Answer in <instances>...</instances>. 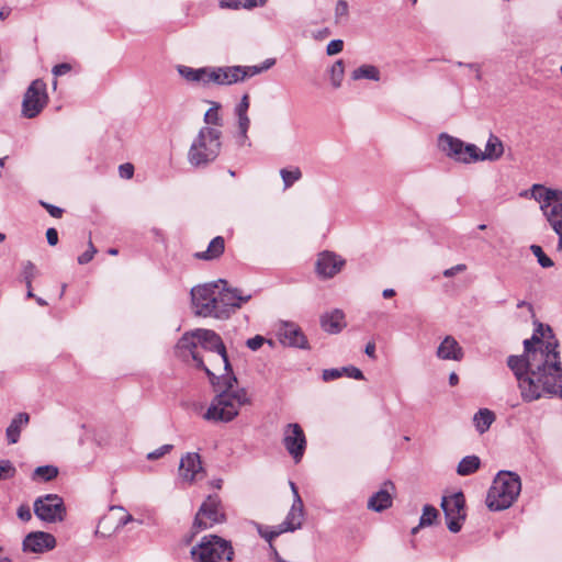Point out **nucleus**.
<instances>
[{
  "label": "nucleus",
  "instance_id": "obj_64",
  "mask_svg": "<svg viewBox=\"0 0 562 562\" xmlns=\"http://www.w3.org/2000/svg\"><path fill=\"white\" fill-rule=\"evenodd\" d=\"M132 520H133L132 515H126L124 518L121 519V524L126 525L127 522H130Z\"/></svg>",
  "mask_w": 562,
  "mask_h": 562
},
{
  "label": "nucleus",
  "instance_id": "obj_16",
  "mask_svg": "<svg viewBox=\"0 0 562 562\" xmlns=\"http://www.w3.org/2000/svg\"><path fill=\"white\" fill-rule=\"evenodd\" d=\"M200 346L198 341L196 329L187 331L182 335V337L177 342V350L180 352L188 351L191 356L192 360L195 362V366L200 369H203L210 381L213 385H215L214 378L215 372L205 366L202 357L195 351L196 347Z\"/></svg>",
  "mask_w": 562,
  "mask_h": 562
},
{
  "label": "nucleus",
  "instance_id": "obj_20",
  "mask_svg": "<svg viewBox=\"0 0 562 562\" xmlns=\"http://www.w3.org/2000/svg\"><path fill=\"white\" fill-rule=\"evenodd\" d=\"M178 74L188 82L209 86L214 83L215 67L192 68L184 65L177 66Z\"/></svg>",
  "mask_w": 562,
  "mask_h": 562
},
{
  "label": "nucleus",
  "instance_id": "obj_41",
  "mask_svg": "<svg viewBox=\"0 0 562 562\" xmlns=\"http://www.w3.org/2000/svg\"><path fill=\"white\" fill-rule=\"evenodd\" d=\"M276 60L272 58L266 59L261 66H247L249 77H254L256 75H259L262 71L268 70L270 67L274 65Z\"/></svg>",
  "mask_w": 562,
  "mask_h": 562
},
{
  "label": "nucleus",
  "instance_id": "obj_5",
  "mask_svg": "<svg viewBox=\"0 0 562 562\" xmlns=\"http://www.w3.org/2000/svg\"><path fill=\"white\" fill-rule=\"evenodd\" d=\"M528 194L541 203V210L559 236L558 249L562 250V191L533 184L530 191H526L522 195L527 196Z\"/></svg>",
  "mask_w": 562,
  "mask_h": 562
},
{
  "label": "nucleus",
  "instance_id": "obj_53",
  "mask_svg": "<svg viewBox=\"0 0 562 562\" xmlns=\"http://www.w3.org/2000/svg\"><path fill=\"white\" fill-rule=\"evenodd\" d=\"M16 515L18 517L22 520V521H29L31 520L32 518V513H31V509L27 505L23 504L21 506H19L18 510H16Z\"/></svg>",
  "mask_w": 562,
  "mask_h": 562
},
{
  "label": "nucleus",
  "instance_id": "obj_59",
  "mask_svg": "<svg viewBox=\"0 0 562 562\" xmlns=\"http://www.w3.org/2000/svg\"><path fill=\"white\" fill-rule=\"evenodd\" d=\"M267 0H245L243 3V8L245 9H252L257 7L258 4L263 5Z\"/></svg>",
  "mask_w": 562,
  "mask_h": 562
},
{
  "label": "nucleus",
  "instance_id": "obj_61",
  "mask_svg": "<svg viewBox=\"0 0 562 562\" xmlns=\"http://www.w3.org/2000/svg\"><path fill=\"white\" fill-rule=\"evenodd\" d=\"M395 290L394 289H384L383 292H382V296L384 299H391L395 295Z\"/></svg>",
  "mask_w": 562,
  "mask_h": 562
},
{
  "label": "nucleus",
  "instance_id": "obj_52",
  "mask_svg": "<svg viewBox=\"0 0 562 562\" xmlns=\"http://www.w3.org/2000/svg\"><path fill=\"white\" fill-rule=\"evenodd\" d=\"M349 11L348 2L345 0H338L336 8H335V15L336 18L347 16Z\"/></svg>",
  "mask_w": 562,
  "mask_h": 562
},
{
  "label": "nucleus",
  "instance_id": "obj_35",
  "mask_svg": "<svg viewBox=\"0 0 562 562\" xmlns=\"http://www.w3.org/2000/svg\"><path fill=\"white\" fill-rule=\"evenodd\" d=\"M344 63L342 60H337L330 68V80L334 88H339L341 86V81L344 78Z\"/></svg>",
  "mask_w": 562,
  "mask_h": 562
},
{
  "label": "nucleus",
  "instance_id": "obj_38",
  "mask_svg": "<svg viewBox=\"0 0 562 562\" xmlns=\"http://www.w3.org/2000/svg\"><path fill=\"white\" fill-rule=\"evenodd\" d=\"M530 250L532 251V254L537 257V260H538V263L542 267V268H550L552 267L554 263L552 261L551 258H549L542 250V248L538 245H531L530 246Z\"/></svg>",
  "mask_w": 562,
  "mask_h": 562
},
{
  "label": "nucleus",
  "instance_id": "obj_63",
  "mask_svg": "<svg viewBox=\"0 0 562 562\" xmlns=\"http://www.w3.org/2000/svg\"><path fill=\"white\" fill-rule=\"evenodd\" d=\"M290 486H291V490H292V492H293L294 499H296L297 497H300V494H299V491H297L296 485H295L293 482H290Z\"/></svg>",
  "mask_w": 562,
  "mask_h": 562
},
{
  "label": "nucleus",
  "instance_id": "obj_62",
  "mask_svg": "<svg viewBox=\"0 0 562 562\" xmlns=\"http://www.w3.org/2000/svg\"><path fill=\"white\" fill-rule=\"evenodd\" d=\"M449 383L450 385L454 386L459 383V376L456 372L450 373L449 375Z\"/></svg>",
  "mask_w": 562,
  "mask_h": 562
},
{
  "label": "nucleus",
  "instance_id": "obj_2",
  "mask_svg": "<svg viewBox=\"0 0 562 562\" xmlns=\"http://www.w3.org/2000/svg\"><path fill=\"white\" fill-rule=\"evenodd\" d=\"M196 335L199 345L212 352L213 359H210V362L214 370H223V373L218 375L215 373L214 386L218 387L220 393L212 400L203 418L207 422L228 423L238 415L243 405L249 403L247 391L245 389L234 390L237 378L233 373L221 336L214 330L205 328H198Z\"/></svg>",
  "mask_w": 562,
  "mask_h": 562
},
{
  "label": "nucleus",
  "instance_id": "obj_60",
  "mask_svg": "<svg viewBox=\"0 0 562 562\" xmlns=\"http://www.w3.org/2000/svg\"><path fill=\"white\" fill-rule=\"evenodd\" d=\"M364 352L368 357L374 359L375 358V344L369 341L366 346Z\"/></svg>",
  "mask_w": 562,
  "mask_h": 562
},
{
  "label": "nucleus",
  "instance_id": "obj_10",
  "mask_svg": "<svg viewBox=\"0 0 562 562\" xmlns=\"http://www.w3.org/2000/svg\"><path fill=\"white\" fill-rule=\"evenodd\" d=\"M225 521V514L223 512L218 496H209L200 506L194 521L193 529L196 532L212 528L216 524Z\"/></svg>",
  "mask_w": 562,
  "mask_h": 562
},
{
  "label": "nucleus",
  "instance_id": "obj_39",
  "mask_svg": "<svg viewBox=\"0 0 562 562\" xmlns=\"http://www.w3.org/2000/svg\"><path fill=\"white\" fill-rule=\"evenodd\" d=\"M36 276V268L33 262L26 261L23 263L22 277L27 289L31 288L32 281Z\"/></svg>",
  "mask_w": 562,
  "mask_h": 562
},
{
  "label": "nucleus",
  "instance_id": "obj_43",
  "mask_svg": "<svg viewBox=\"0 0 562 562\" xmlns=\"http://www.w3.org/2000/svg\"><path fill=\"white\" fill-rule=\"evenodd\" d=\"M267 341V339L261 336V335H256L255 337H251L249 339H247L246 341V346L252 350V351H257L259 348L262 347V345ZM268 342L270 345H272V341L271 340H268Z\"/></svg>",
  "mask_w": 562,
  "mask_h": 562
},
{
  "label": "nucleus",
  "instance_id": "obj_55",
  "mask_svg": "<svg viewBox=\"0 0 562 562\" xmlns=\"http://www.w3.org/2000/svg\"><path fill=\"white\" fill-rule=\"evenodd\" d=\"M465 269H467V266L464 263L456 265V266H453V267H451L449 269H446L443 271V277L451 278V277L456 276L459 272H463Z\"/></svg>",
  "mask_w": 562,
  "mask_h": 562
},
{
  "label": "nucleus",
  "instance_id": "obj_17",
  "mask_svg": "<svg viewBox=\"0 0 562 562\" xmlns=\"http://www.w3.org/2000/svg\"><path fill=\"white\" fill-rule=\"evenodd\" d=\"M24 552L44 553L56 547V538L45 531H32L23 540Z\"/></svg>",
  "mask_w": 562,
  "mask_h": 562
},
{
  "label": "nucleus",
  "instance_id": "obj_45",
  "mask_svg": "<svg viewBox=\"0 0 562 562\" xmlns=\"http://www.w3.org/2000/svg\"><path fill=\"white\" fill-rule=\"evenodd\" d=\"M342 368L325 369L322 378L325 382L333 381L342 376Z\"/></svg>",
  "mask_w": 562,
  "mask_h": 562
},
{
  "label": "nucleus",
  "instance_id": "obj_36",
  "mask_svg": "<svg viewBox=\"0 0 562 562\" xmlns=\"http://www.w3.org/2000/svg\"><path fill=\"white\" fill-rule=\"evenodd\" d=\"M438 517V510L431 505H425L419 520V527L432 525Z\"/></svg>",
  "mask_w": 562,
  "mask_h": 562
},
{
  "label": "nucleus",
  "instance_id": "obj_37",
  "mask_svg": "<svg viewBox=\"0 0 562 562\" xmlns=\"http://www.w3.org/2000/svg\"><path fill=\"white\" fill-rule=\"evenodd\" d=\"M236 116L238 119V130H239V138H240L239 144L246 145V143L248 140L247 132H248V128L250 125V120L248 117V114L236 115Z\"/></svg>",
  "mask_w": 562,
  "mask_h": 562
},
{
  "label": "nucleus",
  "instance_id": "obj_32",
  "mask_svg": "<svg viewBox=\"0 0 562 562\" xmlns=\"http://www.w3.org/2000/svg\"><path fill=\"white\" fill-rule=\"evenodd\" d=\"M58 475V469L54 465L37 467L33 474L32 480L41 482H49Z\"/></svg>",
  "mask_w": 562,
  "mask_h": 562
},
{
  "label": "nucleus",
  "instance_id": "obj_31",
  "mask_svg": "<svg viewBox=\"0 0 562 562\" xmlns=\"http://www.w3.org/2000/svg\"><path fill=\"white\" fill-rule=\"evenodd\" d=\"M351 78L353 80H360V79H369L373 81L380 80V70L378 67L373 65H361L360 67L356 68L352 74Z\"/></svg>",
  "mask_w": 562,
  "mask_h": 562
},
{
  "label": "nucleus",
  "instance_id": "obj_6",
  "mask_svg": "<svg viewBox=\"0 0 562 562\" xmlns=\"http://www.w3.org/2000/svg\"><path fill=\"white\" fill-rule=\"evenodd\" d=\"M190 554L193 562H232L235 551L231 541L206 535L191 548Z\"/></svg>",
  "mask_w": 562,
  "mask_h": 562
},
{
  "label": "nucleus",
  "instance_id": "obj_7",
  "mask_svg": "<svg viewBox=\"0 0 562 562\" xmlns=\"http://www.w3.org/2000/svg\"><path fill=\"white\" fill-rule=\"evenodd\" d=\"M218 282L206 283L192 288L191 301L196 315L202 317L221 318L218 310Z\"/></svg>",
  "mask_w": 562,
  "mask_h": 562
},
{
  "label": "nucleus",
  "instance_id": "obj_42",
  "mask_svg": "<svg viewBox=\"0 0 562 562\" xmlns=\"http://www.w3.org/2000/svg\"><path fill=\"white\" fill-rule=\"evenodd\" d=\"M258 532L262 538L272 541L276 537L280 536L284 531H280V526L278 525L274 529L268 530V528H263L262 526H258Z\"/></svg>",
  "mask_w": 562,
  "mask_h": 562
},
{
  "label": "nucleus",
  "instance_id": "obj_24",
  "mask_svg": "<svg viewBox=\"0 0 562 562\" xmlns=\"http://www.w3.org/2000/svg\"><path fill=\"white\" fill-rule=\"evenodd\" d=\"M303 502L301 497H297L293 501V505L288 513L285 519L283 522H281L280 531H295L296 529H300L303 522Z\"/></svg>",
  "mask_w": 562,
  "mask_h": 562
},
{
  "label": "nucleus",
  "instance_id": "obj_47",
  "mask_svg": "<svg viewBox=\"0 0 562 562\" xmlns=\"http://www.w3.org/2000/svg\"><path fill=\"white\" fill-rule=\"evenodd\" d=\"M344 48V42L341 40H333L328 43L326 47L327 55H336L340 53Z\"/></svg>",
  "mask_w": 562,
  "mask_h": 562
},
{
  "label": "nucleus",
  "instance_id": "obj_23",
  "mask_svg": "<svg viewBox=\"0 0 562 562\" xmlns=\"http://www.w3.org/2000/svg\"><path fill=\"white\" fill-rule=\"evenodd\" d=\"M394 490L392 482H385L383 487L374 493L368 501V508L373 512H383L392 506L391 492Z\"/></svg>",
  "mask_w": 562,
  "mask_h": 562
},
{
  "label": "nucleus",
  "instance_id": "obj_28",
  "mask_svg": "<svg viewBox=\"0 0 562 562\" xmlns=\"http://www.w3.org/2000/svg\"><path fill=\"white\" fill-rule=\"evenodd\" d=\"M224 249H225L224 238L222 236H216L210 241L206 250L196 252L194 255V257L198 259H201V260L217 259L224 252Z\"/></svg>",
  "mask_w": 562,
  "mask_h": 562
},
{
  "label": "nucleus",
  "instance_id": "obj_14",
  "mask_svg": "<svg viewBox=\"0 0 562 562\" xmlns=\"http://www.w3.org/2000/svg\"><path fill=\"white\" fill-rule=\"evenodd\" d=\"M226 285L225 280H218V310L223 312L220 319L228 318L236 308L251 299V294H244L239 289Z\"/></svg>",
  "mask_w": 562,
  "mask_h": 562
},
{
  "label": "nucleus",
  "instance_id": "obj_19",
  "mask_svg": "<svg viewBox=\"0 0 562 562\" xmlns=\"http://www.w3.org/2000/svg\"><path fill=\"white\" fill-rule=\"evenodd\" d=\"M250 78L247 66L215 67L214 85L229 86Z\"/></svg>",
  "mask_w": 562,
  "mask_h": 562
},
{
  "label": "nucleus",
  "instance_id": "obj_34",
  "mask_svg": "<svg viewBox=\"0 0 562 562\" xmlns=\"http://www.w3.org/2000/svg\"><path fill=\"white\" fill-rule=\"evenodd\" d=\"M212 106L204 114V122L207 125L221 126L222 120L218 113L221 105L217 102H211Z\"/></svg>",
  "mask_w": 562,
  "mask_h": 562
},
{
  "label": "nucleus",
  "instance_id": "obj_48",
  "mask_svg": "<svg viewBox=\"0 0 562 562\" xmlns=\"http://www.w3.org/2000/svg\"><path fill=\"white\" fill-rule=\"evenodd\" d=\"M342 375L346 374L349 378L356 379V380H363V373L360 369L356 367H342Z\"/></svg>",
  "mask_w": 562,
  "mask_h": 562
},
{
  "label": "nucleus",
  "instance_id": "obj_9",
  "mask_svg": "<svg viewBox=\"0 0 562 562\" xmlns=\"http://www.w3.org/2000/svg\"><path fill=\"white\" fill-rule=\"evenodd\" d=\"M35 516L46 524H56L65 520L67 508L64 499L57 494L38 496L33 503Z\"/></svg>",
  "mask_w": 562,
  "mask_h": 562
},
{
  "label": "nucleus",
  "instance_id": "obj_11",
  "mask_svg": "<svg viewBox=\"0 0 562 562\" xmlns=\"http://www.w3.org/2000/svg\"><path fill=\"white\" fill-rule=\"evenodd\" d=\"M441 508L445 514L447 527L451 532H459L465 520V499L462 492L443 496L441 499Z\"/></svg>",
  "mask_w": 562,
  "mask_h": 562
},
{
  "label": "nucleus",
  "instance_id": "obj_44",
  "mask_svg": "<svg viewBox=\"0 0 562 562\" xmlns=\"http://www.w3.org/2000/svg\"><path fill=\"white\" fill-rule=\"evenodd\" d=\"M97 254V248L93 246L92 241H89L88 249L78 257L79 265H86L93 259V256Z\"/></svg>",
  "mask_w": 562,
  "mask_h": 562
},
{
  "label": "nucleus",
  "instance_id": "obj_4",
  "mask_svg": "<svg viewBox=\"0 0 562 562\" xmlns=\"http://www.w3.org/2000/svg\"><path fill=\"white\" fill-rule=\"evenodd\" d=\"M222 132L218 128L204 126L202 127L194 140L192 142L188 161L195 168L206 167L218 156L222 147Z\"/></svg>",
  "mask_w": 562,
  "mask_h": 562
},
{
  "label": "nucleus",
  "instance_id": "obj_12",
  "mask_svg": "<svg viewBox=\"0 0 562 562\" xmlns=\"http://www.w3.org/2000/svg\"><path fill=\"white\" fill-rule=\"evenodd\" d=\"M48 101L46 83L42 79L32 81L23 97L22 114L27 119L37 116Z\"/></svg>",
  "mask_w": 562,
  "mask_h": 562
},
{
  "label": "nucleus",
  "instance_id": "obj_51",
  "mask_svg": "<svg viewBox=\"0 0 562 562\" xmlns=\"http://www.w3.org/2000/svg\"><path fill=\"white\" fill-rule=\"evenodd\" d=\"M119 173L123 179H131L134 175V166L130 162L122 164L119 167Z\"/></svg>",
  "mask_w": 562,
  "mask_h": 562
},
{
  "label": "nucleus",
  "instance_id": "obj_50",
  "mask_svg": "<svg viewBox=\"0 0 562 562\" xmlns=\"http://www.w3.org/2000/svg\"><path fill=\"white\" fill-rule=\"evenodd\" d=\"M41 205L49 213L50 216L59 218L63 216L64 210L59 206L41 201Z\"/></svg>",
  "mask_w": 562,
  "mask_h": 562
},
{
  "label": "nucleus",
  "instance_id": "obj_57",
  "mask_svg": "<svg viewBox=\"0 0 562 562\" xmlns=\"http://www.w3.org/2000/svg\"><path fill=\"white\" fill-rule=\"evenodd\" d=\"M46 238H47V243L50 246H55L58 243V232L53 227L48 228L46 231Z\"/></svg>",
  "mask_w": 562,
  "mask_h": 562
},
{
  "label": "nucleus",
  "instance_id": "obj_46",
  "mask_svg": "<svg viewBox=\"0 0 562 562\" xmlns=\"http://www.w3.org/2000/svg\"><path fill=\"white\" fill-rule=\"evenodd\" d=\"M172 448H173L172 445H164V446L159 447L158 449L149 452L147 454V459H149V460L159 459L162 456H165L166 453L170 452Z\"/></svg>",
  "mask_w": 562,
  "mask_h": 562
},
{
  "label": "nucleus",
  "instance_id": "obj_18",
  "mask_svg": "<svg viewBox=\"0 0 562 562\" xmlns=\"http://www.w3.org/2000/svg\"><path fill=\"white\" fill-rule=\"evenodd\" d=\"M179 475L182 481L190 484L203 476V468L199 453L188 452L181 458Z\"/></svg>",
  "mask_w": 562,
  "mask_h": 562
},
{
  "label": "nucleus",
  "instance_id": "obj_1",
  "mask_svg": "<svg viewBox=\"0 0 562 562\" xmlns=\"http://www.w3.org/2000/svg\"><path fill=\"white\" fill-rule=\"evenodd\" d=\"M551 335L540 324L530 339L524 341L525 351L521 356H509L507 366L514 372L521 396L527 402L540 397L559 396L562 398V369L555 341L541 339Z\"/></svg>",
  "mask_w": 562,
  "mask_h": 562
},
{
  "label": "nucleus",
  "instance_id": "obj_33",
  "mask_svg": "<svg viewBox=\"0 0 562 562\" xmlns=\"http://www.w3.org/2000/svg\"><path fill=\"white\" fill-rule=\"evenodd\" d=\"M280 176L283 180L284 190H286L302 178V172L299 167L292 169L283 168L280 170Z\"/></svg>",
  "mask_w": 562,
  "mask_h": 562
},
{
  "label": "nucleus",
  "instance_id": "obj_27",
  "mask_svg": "<svg viewBox=\"0 0 562 562\" xmlns=\"http://www.w3.org/2000/svg\"><path fill=\"white\" fill-rule=\"evenodd\" d=\"M29 422L30 415L27 413H19L14 416L5 430V436L10 445H14L19 441L21 431L27 426Z\"/></svg>",
  "mask_w": 562,
  "mask_h": 562
},
{
  "label": "nucleus",
  "instance_id": "obj_21",
  "mask_svg": "<svg viewBox=\"0 0 562 562\" xmlns=\"http://www.w3.org/2000/svg\"><path fill=\"white\" fill-rule=\"evenodd\" d=\"M280 341L289 347L308 349V340L302 329L294 323H284L279 331Z\"/></svg>",
  "mask_w": 562,
  "mask_h": 562
},
{
  "label": "nucleus",
  "instance_id": "obj_15",
  "mask_svg": "<svg viewBox=\"0 0 562 562\" xmlns=\"http://www.w3.org/2000/svg\"><path fill=\"white\" fill-rule=\"evenodd\" d=\"M346 260L334 251L324 250L318 254L315 271L321 279H331L341 271Z\"/></svg>",
  "mask_w": 562,
  "mask_h": 562
},
{
  "label": "nucleus",
  "instance_id": "obj_40",
  "mask_svg": "<svg viewBox=\"0 0 562 562\" xmlns=\"http://www.w3.org/2000/svg\"><path fill=\"white\" fill-rule=\"evenodd\" d=\"M16 470L10 460H0V481L11 479Z\"/></svg>",
  "mask_w": 562,
  "mask_h": 562
},
{
  "label": "nucleus",
  "instance_id": "obj_58",
  "mask_svg": "<svg viewBox=\"0 0 562 562\" xmlns=\"http://www.w3.org/2000/svg\"><path fill=\"white\" fill-rule=\"evenodd\" d=\"M220 4H221V8L234 9V10L243 8L241 1H238V0H222Z\"/></svg>",
  "mask_w": 562,
  "mask_h": 562
},
{
  "label": "nucleus",
  "instance_id": "obj_3",
  "mask_svg": "<svg viewBox=\"0 0 562 562\" xmlns=\"http://www.w3.org/2000/svg\"><path fill=\"white\" fill-rule=\"evenodd\" d=\"M521 491L520 477L509 471H499L495 476L486 496V505L491 510L507 509Z\"/></svg>",
  "mask_w": 562,
  "mask_h": 562
},
{
  "label": "nucleus",
  "instance_id": "obj_22",
  "mask_svg": "<svg viewBox=\"0 0 562 562\" xmlns=\"http://www.w3.org/2000/svg\"><path fill=\"white\" fill-rule=\"evenodd\" d=\"M436 356L441 360L461 361L464 357V351L457 339L448 335L439 344Z\"/></svg>",
  "mask_w": 562,
  "mask_h": 562
},
{
  "label": "nucleus",
  "instance_id": "obj_30",
  "mask_svg": "<svg viewBox=\"0 0 562 562\" xmlns=\"http://www.w3.org/2000/svg\"><path fill=\"white\" fill-rule=\"evenodd\" d=\"M481 460L477 456H467L459 462L457 473L461 476L471 475L480 469Z\"/></svg>",
  "mask_w": 562,
  "mask_h": 562
},
{
  "label": "nucleus",
  "instance_id": "obj_8",
  "mask_svg": "<svg viewBox=\"0 0 562 562\" xmlns=\"http://www.w3.org/2000/svg\"><path fill=\"white\" fill-rule=\"evenodd\" d=\"M438 147L447 157L457 162L468 165L477 161L479 147L476 145L467 144L447 133L439 135Z\"/></svg>",
  "mask_w": 562,
  "mask_h": 562
},
{
  "label": "nucleus",
  "instance_id": "obj_49",
  "mask_svg": "<svg viewBox=\"0 0 562 562\" xmlns=\"http://www.w3.org/2000/svg\"><path fill=\"white\" fill-rule=\"evenodd\" d=\"M248 109H249V97H248V94H244L241 97L240 102L235 108V114L236 115L247 114Z\"/></svg>",
  "mask_w": 562,
  "mask_h": 562
},
{
  "label": "nucleus",
  "instance_id": "obj_25",
  "mask_svg": "<svg viewBox=\"0 0 562 562\" xmlns=\"http://www.w3.org/2000/svg\"><path fill=\"white\" fill-rule=\"evenodd\" d=\"M345 326V314L341 310L336 308L321 316V327L328 334H338Z\"/></svg>",
  "mask_w": 562,
  "mask_h": 562
},
{
  "label": "nucleus",
  "instance_id": "obj_54",
  "mask_svg": "<svg viewBox=\"0 0 562 562\" xmlns=\"http://www.w3.org/2000/svg\"><path fill=\"white\" fill-rule=\"evenodd\" d=\"M71 70V66L67 63L55 65L52 69V72L55 77L66 75Z\"/></svg>",
  "mask_w": 562,
  "mask_h": 562
},
{
  "label": "nucleus",
  "instance_id": "obj_29",
  "mask_svg": "<svg viewBox=\"0 0 562 562\" xmlns=\"http://www.w3.org/2000/svg\"><path fill=\"white\" fill-rule=\"evenodd\" d=\"M495 420V414L488 408H480L473 416V424L479 434L486 432Z\"/></svg>",
  "mask_w": 562,
  "mask_h": 562
},
{
  "label": "nucleus",
  "instance_id": "obj_26",
  "mask_svg": "<svg viewBox=\"0 0 562 562\" xmlns=\"http://www.w3.org/2000/svg\"><path fill=\"white\" fill-rule=\"evenodd\" d=\"M503 154H504V146H503L502 140L497 136L491 134L486 142L484 150L482 151L479 148L477 161H484V160L495 161V160H498L503 156Z\"/></svg>",
  "mask_w": 562,
  "mask_h": 562
},
{
  "label": "nucleus",
  "instance_id": "obj_56",
  "mask_svg": "<svg viewBox=\"0 0 562 562\" xmlns=\"http://www.w3.org/2000/svg\"><path fill=\"white\" fill-rule=\"evenodd\" d=\"M456 65L459 67H467L470 70H473L475 72L476 79L481 80L482 75H481V67L479 64H475V63L464 64L462 61H458Z\"/></svg>",
  "mask_w": 562,
  "mask_h": 562
},
{
  "label": "nucleus",
  "instance_id": "obj_13",
  "mask_svg": "<svg viewBox=\"0 0 562 562\" xmlns=\"http://www.w3.org/2000/svg\"><path fill=\"white\" fill-rule=\"evenodd\" d=\"M282 443L295 463L301 462L307 446L303 428L297 423H290L283 428Z\"/></svg>",
  "mask_w": 562,
  "mask_h": 562
}]
</instances>
